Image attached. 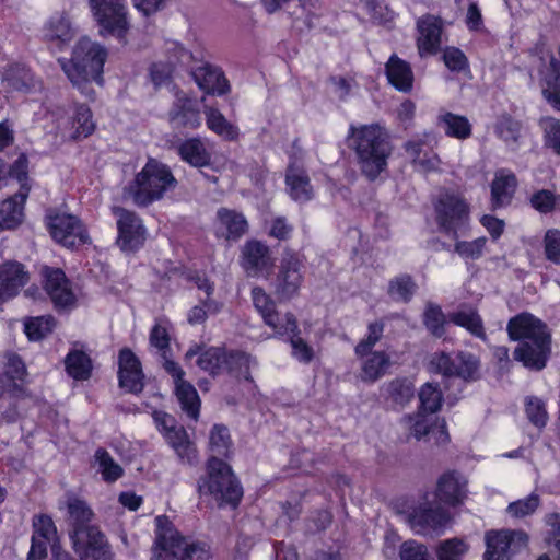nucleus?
<instances>
[{
    "instance_id": "obj_10",
    "label": "nucleus",
    "mask_w": 560,
    "mask_h": 560,
    "mask_svg": "<svg viewBox=\"0 0 560 560\" xmlns=\"http://www.w3.org/2000/svg\"><path fill=\"white\" fill-rule=\"evenodd\" d=\"M46 220L51 237L67 248L91 242L86 229L75 215L50 211L46 215Z\"/></svg>"
},
{
    "instance_id": "obj_59",
    "label": "nucleus",
    "mask_w": 560,
    "mask_h": 560,
    "mask_svg": "<svg viewBox=\"0 0 560 560\" xmlns=\"http://www.w3.org/2000/svg\"><path fill=\"white\" fill-rule=\"evenodd\" d=\"M400 560H433L427 545L415 539L404 541L399 547Z\"/></svg>"
},
{
    "instance_id": "obj_5",
    "label": "nucleus",
    "mask_w": 560,
    "mask_h": 560,
    "mask_svg": "<svg viewBox=\"0 0 560 560\" xmlns=\"http://www.w3.org/2000/svg\"><path fill=\"white\" fill-rule=\"evenodd\" d=\"M200 494L211 495L220 505L230 504L235 508L243 497V488L222 459L210 456L207 462V475L198 481Z\"/></svg>"
},
{
    "instance_id": "obj_3",
    "label": "nucleus",
    "mask_w": 560,
    "mask_h": 560,
    "mask_svg": "<svg viewBox=\"0 0 560 560\" xmlns=\"http://www.w3.org/2000/svg\"><path fill=\"white\" fill-rule=\"evenodd\" d=\"M155 541L151 560H209L206 544L183 537L165 515L155 518Z\"/></svg>"
},
{
    "instance_id": "obj_27",
    "label": "nucleus",
    "mask_w": 560,
    "mask_h": 560,
    "mask_svg": "<svg viewBox=\"0 0 560 560\" xmlns=\"http://www.w3.org/2000/svg\"><path fill=\"white\" fill-rule=\"evenodd\" d=\"M191 74L198 86L207 93L223 95L230 91L228 80L215 67L206 63L194 69Z\"/></svg>"
},
{
    "instance_id": "obj_43",
    "label": "nucleus",
    "mask_w": 560,
    "mask_h": 560,
    "mask_svg": "<svg viewBox=\"0 0 560 560\" xmlns=\"http://www.w3.org/2000/svg\"><path fill=\"white\" fill-rule=\"evenodd\" d=\"M71 532H78L90 525L93 512L86 502L79 499H70L67 503Z\"/></svg>"
},
{
    "instance_id": "obj_25",
    "label": "nucleus",
    "mask_w": 560,
    "mask_h": 560,
    "mask_svg": "<svg viewBox=\"0 0 560 560\" xmlns=\"http://www.w3.org/2000/svg\"><path fill=\"white\" fill-rule=\"evenodd\" d=\"M168 118L176 127L197 129L201 125L200 109L197 102L185 95H177Z\"/></svg>"
},
{
    "instance_id": "obj_41",
    "label": "nucleus",
    "mask_w": 560,
    "mask_h": 560,
    "mask_svg": "<svg viewBox=\"0 0 560 560\" xmlns=\"http://www.w3.org/2000/svg\"><path fill=\"white\" fill-rule=\"evenodd\" d=\"M68 374L74 380L84 381L91 376L92 362L83 351L74 350L65 360Z\"/></svg>"
},
{
    "instance_id": "obj_30",
    "label": "nucleus",
    "mask_w": 560,
    "mask_h": 560,
    "mask_svg": "<svg viewBox=\"0 0 560 560\" xmlns=\"http://www.w3.org/2000/svg\"><path fill=\"white\" fill-rule=\"evenodd\" d=\"M360 378L365 383H374L382 378L392 365L390 357L385 351H373L360 358Z\"/></svg>"
},
{
    "instance_id": "obj_53",
    "label": "nucleus",
    "mask_w": 560,
    "mask_h": 560,
    "mask_svg": "<svg viewBox=\"0 0 560 560\" xmlns=\"http://www.w3.org/2000/svg\"><path fill=\"white\" fill-rule=\"evenodd\" d=\"M468 551V545L459 538H451L441 541L436 548L439 560H462Z\"/></svg>"
},
{
    "instance_id": "obj_6",
    "label": "nucleus",
    "mask_w": 560,
    "mask_h": 560,
    "mask_svg": "<svg viewBox=\"0 0 560 560\" xmlns=\"http://www.w3.org/2000/svg\"><path fill=\"white\" fill-rule=\"evenodd\" d=\"M28 161L24 155L19 156L10 165V177L15 178L19 190L7 198L0 206V231L19 226L24 217V203L28 197L31 185L28 178Z\"/></svg>"
},
{
    "instance_id": "obj_15",
    "label": "nucleus",
    "mask_w": 560,
    "mask_h": 560,
    "mask_svg": "<svg viewBox=\"0 0 560 560\" xmlns=\"http://www.w3.org/2000/svg\"><path fill=\"white\" fill-rule=\"evenodd\" d=\"M240 264L248 277H259L273 267L271 250L258 240H248L241 249Z\"/></svg>"
},
{
    "instance_id": "obj_61",
    "label": "nucleus",
    "mask_w": 560,
    "mask_h": 560,
    "mask_svg": "<svg viewBox=\"0 0 560 560\" xmlns=\"http://www.w3.org/2000/svg\"><path fill=\"white\" fill-rule=\"evenodd\" d=\"M57 529L52 518L46 514L34 516L32 537L55 542Z\"/></svg>"
},
{
    "instance_id": "obj_11",
    "label": "nucleus",
    "mask_w": 560,
    "mask_h": 560,
    "mask_svg": "<svg viewBox=\"0 0 560 560\" xmlns=\"http://www.w3.org/2000/svg\"><path fill=\"white\" fill-rule=\"evenodd\" d=\"M406 520L416 534L427 536L443 533L452 516L441 504L423 502L415 506Z\"/></svg>"
},
{
    "instance_id": "obj_1",
    "label": "nucleus",
    "mask_w": 560,
    "mask_h": 560,
    "mask_svg": "<svg viewBox=\"0 0 560 560\" xmlns=\"http://www.w3.org/2000/svg\"><path fill=\"white\" fill-rule=\"evenodd\" d=\"M348 147L355 152L361 172L374 180L387 166L392 145L386 130L378 124L351 126Z\"/></svg>"
},
{
    "instance_id": "obj_9",
    "label": "nucleus",
    "mask_w": 560,
    "mask_h": 560,
    "mask_svg": "<svg viewBox=\"0 0 560 560\" xmlns=\"http://www.w3.org/2000/svg\"><path fill=\"white\" fill-rule=\"evenodd\" d=\"M101 34L124 37L130 27L127 0H89Z\"/></svg>"
},
{
    "instance_id": "obj_28",
    "label": "nucleus",
    "mask_w": 560,
    "mask_h": 560,
    "mask_svg": "<svg viewBox=\"0 0 560 560\" xmlns=\"http://www.w3.org/2000/svg\"><path fill=\"white\" fill-rule=\"evenodd\" d=\"M74 28L63 13L52 15L43 27L44 38L59 48L68 45L74 37Z\"/></svg>"
},
{
    "instance_id": "obj_18",
    "label": "nucleus",
    "mask_w": 560,
    "mask_h": 560,
    "mask_svg": "<svg viewBox=\"0 0 560 560\" xmlns=\"http://www.w3.org/2000/svg\"><path fill=\"white\" fill-rule=\"evenodd\" d=\"M467 479L457 470H448L436 482L435 498L440 503L458 506L467 497Z\"/></svg>"
},
{
    "instance_id": "obj_22",
    "label": "nucleus",
    "mask_w": 560,
    "mask_h": 560,
    "mask_svg": "<svg viewBox=\"0 0 560 560\" xmlns=\"http://www.w3.org/2000/svg\"><path fill=\"white\" fill-rule=\"evenodd\" d=\"M30 276L24 266L18 261L0 265V304L15 298L28 282Z\"/></svg>"
},
{
    "instance_id": "obj_50",
    "label": "nucleus",
    "mask_w": 560,
    "mask_h": 560,
    "mask_svg": "<svg viewBox=\"0 0 560 560\" xmlns=\"http://www.w3.org/2000/svg\"><path fill=\"white\" fill-rule=\"evenodd\" d=\"M95 459L105 481L114 482L122 476L124 469L113 459L105 448L100 447L96 450Z\"/></svg>"
},
{
    "instance_id": "obj_38",
    "label": "nucleus",
    "mask_w": 560,
    "mask_h": 560,
    "mask_svg": "<svg viewBox=\"0 0 560 560\" xmlns=\"http://www.w3.org/2000/svg\"><path fill=\"white\" fill-rule=\"evenodd\" d=\"M175 395L182 410L191 419L197 420L200 412V398L194 385L187 381L175 385Z\"/></svg>"
},
{
    "instance_id": "obj_39",
    "label": "nucleus",
    "mask_w": 560,
    "mask_h": 560,
    "mask_svg": "<svg viewBox=\"0 0 560 560\" xmlns=\"http://www.w3.org/2000/svg\"><path fill=\"white\" fill-rule=\"evenodd\" d=\"M250 363L252 358L249 354L238 350H225L224 357V372L236 378H244L252 381L250 378Z\"/></svg>"
},
{
    "instance_id": "obj_4",
    "label": "nucleus",
    "mask_w": 560,
    "mask_h": 560,
    "mask_svg": "<svg viewBox=\"0 0 560 560\" xmlns=\"http://www.w3.org/2000/svg\"><path fill=\"white\" fill-rule=\"evenodd\" d=\"M107 51L89 38H81L74 46L72 57L59 59V63L74 86L85 89L92 81H102Z\"/></svg>"
},
{
    "instance_id": "obj_62",
    "label": "nucleus",
    "mask_w": 560,
    "mask_h": 560,
    "mask_svg": "<svg viewBox=\"0 0 560 560\" xmlns=\"http://www.w3.org/2000/svg\"><path fill=\"white\" fill-rule=\"evenodd\" d=\"M529 202L539 213L548 214L556 209L557 196L549 189H540L532 195Z\"/></svg>"
},
{
    "instance_id": "obj_7",
    "label": "nucleus",
    "mask_w": 560,
    "mask_h": 560,
    "mask_svg": "<svg viewBox=\"0 0 560 560\" xmlns=\"http://www.w3.org/2000/svg\"><path fill=\"white\" fill-rule=\"evenodd\" d=\"M304 257L290 247L282 252L273 279V292L279 301H290L299 295L304 281Z\"/></svg>"
},
{
    "instance_id": "obj_36",
    "label": "nucleus",
    "mask_w": 560,
    "mask_h": 560,
    "mask_svg": "<svg viewBox=\"0 0 560 560\" xmlns=\"http://www.w3.org/2000/svg\"><path fill=\"white\" fill-rule=\"evenodd\" d=\"M203 113L209 130L225 141H235L238 139V128L230 122L218 108L206 106Z\"/></svg>"
},
{
    "instance_id": "obj_17",
    "label": "nucleus",
    "mask_w": 560,
    "mask_h": 560,
    "mask_svg": "<svg viewBox=\"0 0 560 560\" xmlns=\"http://www.w3.org/2000/svg\"><path fill=\"white\" fill-rule=\"evenodd\" d=\"M144 374L141 362L129 349L124 348L118 355V381L120 388L128 393L139 394L144 387Z\"/></svg>"
},
{
    "instance_id": "obj_23",
    "label": "nucleus",
    "mask_w": 560,
    "mask_h": 560,
    "mask_svg": "<svg viewBox=\"0 0 560 560\" xmlns=\"http://www.w3.org/2000/svg\"><path fill=\"white\" fill-rule=\"evenodd\" d=\"M523 538L521 530L500 529L488 530L485 535L486 551L483 553L488 559L498 557L509 560V552L515 547L516 540Z\"/></svg>"
},
{
    "instance_id": "obj_33",
    "label": "nucleus",
    "mask_w": 560,
    "mask_h": 560,
    "mask_svg": "<svg viewBox=\"0 0 560 560\" xmlns=\"http://www.w3.org/2000/svg\"><path fill=\"white\" fill-rule=\"evenodd\" d=\"M386 75L392 85L401 92H409L412 89L413 73L410 65L392 55L385 65Z\"/></svg>"
},
{
    "instance_id": "obj_8",
    "label": "nucleus",
    "mask_w": 560,
    "mask_h": 560,
    "mask_svg": "<svg viewBox=\"0 0 560 560\" xmlns=\"http://www.w3.org/2000/svg\"><path fill=\"white\" fill-rule=\"evenodd\" d=\"M435 221L439 230L452 238H458V231L465 228L469 220V205L457 194L443 192L434 203Z\"/></svg>"
},
{
    "instance_id": "obj_64",
    "label": "nucleus",
    "mask_w": 560,
    "mask_h": 560,
    "mask_svg": "<svg viewBox=\"0 0 560 560\" xmlns=\"http://www.w3.org/2000/svg\"><path fill=\"white\" fill-rule=\"evenodd\" d=\"M545 255L553 264H560V230L550 229L544 237Z\"/></svg>"
},
{
    "instance_id": "obj_51",
    "label": "nucleus",
    "mask_w": 560,
    "mask_h": 560,
    "mask_svg": "<svg viewBox=\"0 0 560 560\" xmlns=\"http://www.w3.org/2000/svg\"><path fill=\"white\" fill-rule=\"evenodd\" d=\"M544 131L545 147L560 156V119L555 117H544L539 122Z\"/></svg>"
},
{
    "instance_id": "obj_46",
    "label": "nucleus",
    "mask_w": 560,
    "mask_h": 560,
    "mask_svg": "<svg viewBox=\"0 0 560 560\" xmlns=\"http://www.w3.org/2000/svg\"><path fill=\"white\" fill-rule=\"evenodd\" d=\"M527 342L530 346H552V336L548 325L527 312Z\"/></svg>"
},
{
    "instance_id": "obj_52",
    "label": "nucleus",
    "mask_w": 560,
    "mask_h": 560,
    "mask_svg": "<svg viewBox=\"0 0 560 560\" xmlns=\"http://www.w3.org/2000/svg\"><path fill=\"white\" fill-rule=\"evenodd\" d=\"M384 327L385 325L382 320H375L369 324L366 336L360 340V342L354 348V353L358 358H363L364 354L374 351V346L383 337Z\"/></svg>"
},
{
    "instance_id": "obj_34",
    "label": "nucleus",
    "mask_w": 560,
    "mask_h": 560,
    "mask_svg": "<svg viewBox=\"0 0 560 560\" xmlns=\"http://www.w3.org/2000/svg\"><path fill=\"white\" fill-rule=\"evenodd\" d=\"M217 218L222 231V235L226 240H240L248 229V223L245 217L235 211L226 208H220L217 212Z\"/></svg>"
},
{
    "instance_id": "obj_57",
    "label": "nucleus",
    "mask_w": 560,
    "mask_h": 560,
    "mask_svg": "<svg viewBox=\"0 0 560 560\" xmlns=\"http://www.w3.org/2000/svg\"><path fill=\"white\" fill-rule=\"evenodd\" d=\"M8 374H0V397L5 399L32 400L22 383Z\"/></svg>"
},
{
    "instance_id": "obj_35",
    "label": "nucleus",
    "mask_w": 560,
    "mask_h": 560,
    "mask_svg": "<svg viewBox=\"0 0 560 560\" xmlns=\"http://www.w3.org/2000/svg\"><path fill=\"white\" fill-rule=\"evenodd\" d=\"M438 126L450 138L466 140L472 133V126L466 116L442 112L438 116Z\"/></svg>"
},
{
    "instance_id": "obj_2",
    "label": "nucleus",
    "mask_w": 560,
    "mask_h": 560,
    "mask_svg": "<svg viewBox=\"0 0 560 560\" xmlns=\"http://www.w3.org/2000/svg\"><path fill=\"white\" fill-rule=\"evenodd\" d=\"M177 179L171 168L161 161L150 158L132 182L125 187V196L138 207H148L174 190Z\"/></svg>"
},
{
    "instance_id": "obj_29",
    "label": "nucleus",
    "mask_w": 560,
    "mask_h": 560,
    "mask_svg": "<svg viewBox=\"0 0 560 560\" xmlns=\"http://www.w3.org/2000/svg\"><path fill=\"white\" fill-rule=\"evenodd\" d=\"M3 82L5 85L19 92H31L40 88V81L24 65H10L3 73Z\"/></svg>"
},
{
    "instance_id": "obj_20",
    "label": "nucleus",
    "mask_w": 560,
    "mask_h": 560,
    "mask_svg": "<svg viewBox=\"0 0 560 560\" xmlns=\"http://www.w3.org/2000/svg\"><path fill=\"white\" fill-rule=\"evenodd\" d=\"M285 184L290 197L298 202L304 203L314 197L310 176L303 166L302 161L292 155L285 171Z\"/></svg>"
},
{
    "instance_id": "obj_55",
    "label": "nucleus",
    "mask_w": 560,
    "mask_h": 560,
    "mask_svg": "<svg viewBox=\"0 0 560 560\" xmlns=\"http://www.w3.org/2000/svg\"><path fill=\"white\" fill-rule=\"evenodd\" d=\"M552 346H530L527 342V370L542 371L551 358Z\"/></svg>"
},
{
    "instance_id": "obj_60",
    "label": "nucleus",
    "mask_w": 560,
    "mask_h": 560,
    "mask_svg": "<svg viewBox=\"0 0 560 560\" xmlns=\"http://www.w3.org/2000/svg\"><path fill=\"white\" fill-rule=\"evenodd\" d=\"M410 434L417 440L434 432V421L425 412L419 411L415 416H408Z\"/></svg>"
},
{
    "instance_id": "obj_31",
    "label": "nucleus",
    "mask_w": 560,
    "mask_h": 560,
    "mask_svg": "<svg viewBox=\"0 0 560 560\" xmlns=\"http://www.w3.org/2000/svg\"><path fill=\"white\" fill-rule=\"evenodd\" d=\"M70 538L74 550L81 556H88L89 550L102 551L107 545L105 535L91 524L78 532H71Z\"/></svg>"
},
{
    "instance_id": "obj_63",
    "label": "nucleus",
    "mask_w": 560,
    "mask_h": 560,
    "mask_svg": "<svg viewBox=\"0 0 560 560\" xmlns=\"http://www.w3.org/2000/svg\"><path fill=\"white\" fill-rule=\"evenodd\" d=\"M546 524L550 527L548 542L552 546L555 560H560V513L553 512L546 516Z\"/></svg>"
},
{
    "instance_id": "obj_45",
    "label": "nucleus",
    "mask_w": 560,
    "mask_h": 560,
    "mask_svg": "<svg viewBox=\"0 0 560 560\" xmlns=\"http://www.w3.org/2000/svg\"><path fill=\"white\" fill-rule=\"evenodd\" d=\"M232 441L229 429L223 424H214L210 431L209 448L211 456L229 457L231 453Z\"/></svg>"
},
{
    "instance_id": "obj_49",
    "label": "nucleus",
    "mask_w": 560,
    "mask_h": 560,
    "mask_svg": "<svg viewBox=\"0 0 560 560\" xmlns=\"http://www.w3.org/2000/svg\"><path fill=\"white\" fill-rule=\"evenodd\" d=\"M420 410L422 412L435 413L440 410L443 394L438 385L425 383L419 392Z\"/></svg>"
},
{
    "instance_id": "obj_12",
    "label": "nucleus",
    "mask_w": 560,
    "mask_h": 560,
    "mask_svg": "<svg viewBox=\"0 0 560 560\" xmlns=\"http://www.w3.org/2000/svg\"><path fill=\"white\" fill-rule=\"evenodd\" d=\"M430 369L444 376L475 381L478 378L479 361L468 352H458L454 358L446 352H435L431 357Z\"/></svg>"
},
{
    "instance_id": "obj_21",
    "label": "nucleus",
    "mask_w": 560,
    "mask_h": 560,
    "mask_svg": "<svg viewBox=\"0 0 560 560\" xmlns=\"http://www.w3.org/2000/svg\"><path fill=\"white\" fill-rule=\"evenodd\" d=\"M417 48L421 57L435 55L441 47V36L443 30L442 20L432 14H425L418 19Z\"/></svg>"
},
{
    "instance_id": "obj_58",
    "label": "nucleus",
    "mask_w": 560,
    "mask_h": 560,
    "mask_svg": "<svg viewBox=\"0 0 560 560\" xmlns=\"http://www.w3.org/2000/svg\"><path fill=\"white\" fill-rule=\"evenodd\" d=\"M487 238L478 237L471 242L456 241L454 252L464 259H479L485 250Z\"/></svg>"
},
{
    "instance_id": "obj_37",
    "label": "nucleus",
    "mask_w": 560,
    "mask_h": 560,
    "mask_svg": "<svg viewBox=\"0 0 560 560\" xmlns=\"http://www.w3.org/2000/svg\"><path fill=\"white\" fill-rule=\"evenodd\" d=\"M448 317L453 324L465 328L472 336L486 340L487 335L485 331L483 322L477 310L464 306L460 310L451 313Z\"/></svg>"
},
{
    "instance_id": "obj_13",
    "label": "nucleus",
    "mask_w": 560,
    "mask_h": 560,
    "mask_svg": "<svg viewBox=\"0 0 560 560\" xmlns=\"http://www.w3.org/2000/svg\"><path fill=\"white\" fill-rule=\"evenodd\" d=\"M113 213L117 218V246L126 253L138 250L144 244L147 234L140 217L121 207H114Z\"/></svg>"
},
{
    "instance_id": "obj_48",
    "label": "nucleus",
    "mask_w": 560,
    "mask_h": 560,
    "mask_svg": "<svg viewBox=\"0 0 560 560\" xmlns=\"http://www.w3.org/2000/svg\"><path fill=\"white\" fill-rule=\"evenodd\" d=\"M56 325L51 315L28 318L24 324V330L28 339L37 341L49 335Z\"/></svg>"
},
{
    "instance_id": "obj_42",
    "label": "nucleus",
    "mask_w": 560,
    "mask_h": 560,
    "mask_svg": "<svg viewBox=\"0 0 560 560\" xmlns=\"http://www.w3.org/2000/svg\"><path fill=\"white\" fill-rule=\"evenodd\" d=\"M509 338L518 341L513 351V359L525 364V312L511 318L508 324Z\"/></svg>"
},
{
    "instance_id": "obj_56",
    "label": "nucleus",
    "mask_w": 560,
    "mask_h": 560,
    "mask_svg": "<svg viewBox=\"0 0 560 560\" xmlns=\"http://www.w3.org/2000/svg\"><path fill=\"white\" fill-rule=\"evenodd\" d=\"M73 128L75 129L73 133L75 139L86 138L94 131L95 125L92 121V113L86 105H79L77 107Z\"/></svg>"
},
{
    "instance_id": "obj_44",
    "label": "nucleus",
    "mask_w": 560,
    "mask_h": 560,
    "mask_svg": "<svg viewBox=\"0 0 560 560\" xmlns=\"http://www.w3.org/2000/svg\"><path fill=\"white\" fill-rule=\"evenodd\" d=\"M224 357L225 349L211 347L200 353L197 364L205 372L215 376L224 372Z\"/></svg>"
},
{
    "instance_id": "obj_32",
    "label": "nucleus",
    "mask_w": 560,
    "mask_h": 560,
    "mask_svg": "<svg viewBox=\"0 0 560 560\" xmlns=\"http://www.w3.org/2000/svg\"><path fill=\"white\" fill-rule=\"evenodd\" d=\"M176 150L180 159L194 167L200 168L211 164V153L198 137L184 140Z\"/></svg>"
},
{
    "instance_id": "obj_40",
    "label": "nucleus",
    "mask_w": 560,
    "mask_h": 560,
    "mask_svg": "<svg viewBox=\"0 0 560 560\" xmlns=\"http://www.w3.org/2000/svg\"><path fill=\"white\" fill-rule=\"evenodd\" d=\"M417 289L418 285L413 278L410 275L404 273L389 281L387 293L396 302L408 303L411 301Z\"/></svg>"
},
{
    "instance_id": "obj_26",
    "label": "nucleus",
    "mask_w": 560,
    "mask_h": 560,
    "mask_svg": "<svg viewBox=\"0 0 560 560\" xmlns=\"http://www.w3.org/2000/svg\"><path fill=\"white\" fill-rule=\"evenodd\" d=\"M164 438L183 465L196 466L199 463L197 448L184 427L176 425Z\"/></svg>"
},
{
    "instance_id": "obj_47",
    "label": "nucleus",
    "mask_w": 560,
    "mask_h": 560,
    "mask_svg": "<svg viewBox=\"0 0 560 560\" xmlns=\"http://www.w3.org/2000/svg\"><path fill=\"white\" fill-rule=\"evenodd\" d=\"M387 398L393 404L404 407L415 396L412 383L407 378H395L386 384Z\"/></svg>"
},
{
    "instance_id": "obj_19",
    "label": "nucleus",
    "mask_w": 560,
    "mask_h": 560,
    "mask_svg": "<svg viewBox=\"0 0 560 560\" xmlns=\"http://www.w3.org/2000/svg\"><path fill=\"white\" fill-rule=\"evenodd\" d=\"M538 75L544 98L560 112V60L553 54L548 56V61L541 58Z\"/></svg>"
},
{
    "instance_id": "obj_54",
    "label": "nucleus",
    "mask_w": 560,
    "mask_h": 560,
    "mask_svg": "<svg viewBox=\"0 0 560 560\" xmlns=\"http://www.w3.org/2000/svg\"><path fill=\"white\" fill-rule=\"evenodd\" d=\"M427 329L438 338L445 334V316L440 306L429 303L423 315Z\"/></svg>"
},
{
    "instance_id": "obj_24",
    "label": "nucleus",
    "mask_w": 560,
    "mask_h": 560,
    "mask_svg": "<svg viewBox=\"0 0 560 560\" xmlns=\"http://www.w3.org/2000/svg\"><path fill=\"white\" fill-rule=\"evenodd\" d=\"M516 187L517 179L511 171L506 168L498 170L490 186L491 209L497 210L509 206L516 191Z\"/></svg>"
},
{
    "instance_id": "obj_14",
    "label": "nucleus",
    "mask_w": 560,
    "mask_h": 560,
    "mask_svg": "<svg viewBox=\"0 0 560 560\" xmlns=\"http://www.w3.org/2000/svg\"><path fill=\"white\" fill-rule=\"evenodd\" d=\"M252 298L255 308L262 316L266 325L271 327L279 336L287 332H296L298 322L292 313H287L283 317L276 311L275 301L260 287L252 289Z\"/></svg>"
},
{
    "instance_id": "obj_16",
    "label": "nucleus",
    "mask_w": 560,
    "mask_h": 560,
    "mask_svg": "<svg viewBox=\"0 0 560 560\" xmlns=\"http://www.w3.org/2000/svg\"><path fill=\"white\" fill-rule=\"evenodd\" d=\"M44 277L45 291L54 303L55 308H72L75 305L77 299L65 272L59 268H46Z\"/></svg>"
}]
</instances>
